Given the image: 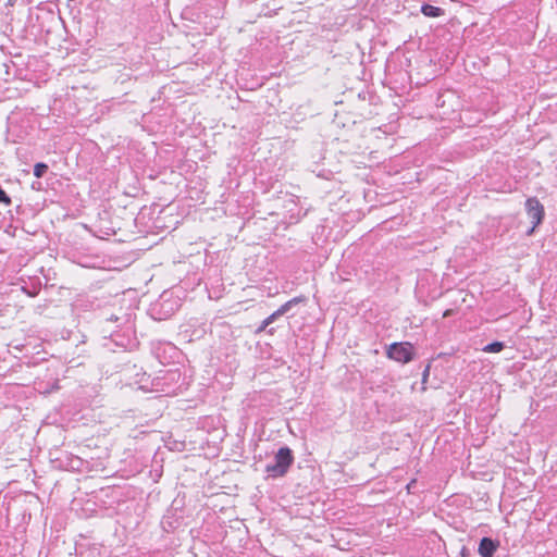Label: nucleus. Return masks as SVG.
<instances>
[{"instance_id":"nucleus-3","label":"nucleus","mask_w":557,"mask_h":557,"mask_svg":"<svg viewBox=\"0 0 557 557\" xmlns=\"http://www.w3.org/2000/svg\"><path fill=\"white\" fill-rule=\"evenodd\" d=\"M527 215L530 219L531 226L527 230V234L531 235L537 225H540L544 219L545 210L544 206L535 198L527 200Z\"/></svg>"},{"instance_id":"nucleus-9","label":"nucleus","mask_w":557,"mask_h":557,"mask_svg":"<svg viewBox=\"0 0 557 557\" xmlns=\"http://www.w3.org/2000/svg\"><path fill=\"white\" fill-rule=\"evenodd\" d=\"M454 313V310L453 309H447L444 311L443 313V318H448L450 317L451 314Z\"/></svg>"},{"instance_id":"nucleus-7","label":"nucleus","mask_w":557,"mask_h":557,"mask_svg":"<svg viewBox=\"0 0 557 557\" xmlns=\"http://www.w3.org/2000/svg\"><path fill=\"white\" fill-rule=\"evenodd\" d=\"M504 348V344L502 342H494V343H491L488 345H486L484 348H483V351L485 352H499L502 351Z\"/></svg>"},{"instance_id":"nucleus-12","label":"nucleus","mask_w":557,"mask_h":557,"mask_svg":"<svg viewBox=\"0 0 557 557\" xmlns=\"http://www.w3.org/2000/svg\"><path fill=\"white\" fill-rule=\"evenodd\" d=\"M14 1H15V0H8V2H9V4H10V5H13Z\"/></svg>"},{"instance_id":"nucleus-4","label":"nucleus","mask_w":557,"mask_h":557,"mask_svg":"<svg viewBox=\"0 0 557 557\" xmlns=\"http://www.w3.org/2000/svg\"><path fill=\"white\" fill-rule=\"evenodd\" d=\"M304 301L302 297H295L288 301H286L284 305H282L277 310H275L272 314H270L267 319H264V324L270 325L274 321H276L280 317L286 314L292 310L293 307Z\"/></svg>"},{"instance_id":"nucleus-1","label":"nucleus","mask_w":557,"mask_h":557,"mask_svg":"<svg viewBox=\"0 0 557 557\" xmlns=\"http://www.w3.org/2000/svg\"><path fill=\"white\" fill-rule=\"evenodd\" d=\"M294 462V455L289 447H281L274 456V461L265 466L268 478L276 479L284 476Z\"/></svg>"},{"instance_id":"nucleus-11","label":"nucleus","mask_w":557,"mask_h":557,"mask_svg":"<svg viewBox=\"0 0 557 557\" xmlns=\"http://www.w3.org/2000/svg\"><path fill=\"white\" fill-rule=\"evenodd\" d=\"M428 374H429V367L424 370V372H423V376H424V377H426V376H428Z\"/></svg>"},{"instance_id":"nucleus-8","label":"nucleus","mask_w":557,"mask_h":557,"mask_svg":"<svg viewBox=\"0 0 557 557\" xmlns=\"http://www.w3.org/2000/svg\"><path fill=\"white\" fill-rule=\"evenodd\" d=\"M47 171L48 165L46 163L39 162L34 166V175L38 178L42 177Z\"/></svg>"},{"instance_id":"nucleus-10","label":"nucleus","mask_w":557,"mask_h":557,"mask_svg":"<svg viewBox=\"0 0 557 557\" xmlns=\"http://www.w3.org/2000/svg\"><path fill=\"white\" fill-rule=\"evenodd\" d=\"M268 326H269V325H265V324H264V320H263V321H262V323H261V325H260V326H259V329H258V332H262V331H264Z\"/></svg>"},{"instance_id":"nucleus-2","label":"nucleus","mask_w":557,"mask_h":557,"mask_svg":"<svg viewBox=\"0 0 557 557\" xmlns=\"http://www.w3.org/2000/svg\"><path fill=\"white\" fill-rule=\"evenodd\" d=\"M387 357L401 363H408L413 359V346L408 343H394L387 348Z\"/></svg>"},{"instance_id":"nucleus-5","label":"nucleus","mask_w":557,"mask_h":557,"mask_svg":"<svg viewBox=\"0 0 557 557\" xmlns=\"http://www.w3.org/2000/svg\"><path fill=\"white\" fill-rule=\"evenodd\" d=\"M499 543L491 537H483L480 541L478 553L481 557H493L497 550Z\"/></svg>"},{"instance_id":"nucleus-6","label":"nucleus","mask_w":557,"mask_h":557,"mask_svg":"<svg viewBox=\"0 0 557 557\" xmlns=\"http://www.w3.org/2000/svg\"><path fill=\"white\" fill-rule=\"evenodd\" d=\"M421 12L429 17H437L443 14V10L441 8L431 4H423L421 7Z\"/></svg>"}]
</instances>
